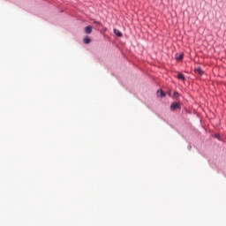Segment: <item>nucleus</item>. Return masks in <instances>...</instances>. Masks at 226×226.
Here are the masks:
<instances>
[{
  "instance_id": "nucleus-6",
  "label": "nucleus",
  "mask_w": 226,
  "mask_h": 226,
  "mask_svg": "<svg viewBox=\"0 0 226 226\" xmlns=\"http://www.w3.org/2000/svg\"><path fill=\"white\" fill-rule=\"evenodd\" d=\"M114 33L115 34H117L119 38H121V36H123V34L117 30V29H114Z\"/></svg>"
},
{
  "instance_id": "nucleus-3",
  "label": "nucleus",
  "mask_w": 226,
  "mask_h": 226,
  "mask_svg": "<svg viewBox=\"0 0 226 226\" xmlns=\"http://www.w3.org/2000/svg\"><path fill=\"white\" fill-rule=\"evenodd\" d=\"M86 34H91L93 33V26H87L85 27Z\"/></svg>"
},
{
  "instance_id": "nucleus-8",
  "label": "nucleus",
  "mask_w": 226,
  "mask_h": 226,
  "mask_svg": "<svg viewBox=\"0 0 226 226\" xmlns=\"http://www.w3.org/2000/svg\"><path fill=\"white\" fill-rule=\"evenodd\" d=\"M185 57L184 54H180L178 56H177V61H183V58Z\"/></svg>"
},
{
  "instance_id": "nucleus-7",
  "label": "nucleus",
  "mask_w": 226,
  "mask_h": 226,
  "mask_svg": "<svg viewBox=\"0 0 226 226\" xmlns=\"http://www.w3.org/2000/svg\"><path fill=\"white\" fill-rule=\"evenodd\" d=\"M84 43H86L87 45H88V43H91V39H89V37H85L83 40Z\"/></svg>"
},
{
  "instance_id": "nucleus-10",
  "label": "nucleus",
  "mask_w": 226,
  "mask_h": 226,
  "mask_svg": "<svg viewBox=\"0 0 226 226\" xmlns=\"http://www.w3.org/2000/svg\"><path fill=\"white\" fill-rule=\"evenodd\" d=\"M178 94H179V93H177V92H175V93H174V95H175V96H177Z\"/></svg>"
},
{
  "instance_id": "nucleus-1",
  "label": "nucleus",
  "mask_w": 226,
  "mask_h": 226,
  "mask_svg": "<svg viewBox=\"0 0 226 226\" xmlns=\"http://www.w3.org/2000/svg\"><path fill=\"white\" fill-rule=\"evenodd\" d=\"M181 110V103L179 102H173L170 106V110L174 112V110Z\"/></svg>"
},
{
  "instance_id": "nucleus-4",
  "label": "nucleus",
  "mask_w": 226,
  "mask_h": 226,
  "mask_svg": "<svg viewBox=\"0 0 226 226\" xmlns=\"http://www.w3.org/2000/svg\"><path fill=\"white\" fill-rule=\"evenodd\" d=\"M157 95L161 96V98H165V96H167V94H165V92H163V90H158Z\"/></svg>"
},
{
  "instance_id": "nucleus-2",
  "label": "nucleus",
  "mask_w": 226,
  "mask_h": 226,
  "mask_svg": "<svg viewBox=\"0 0 226 226\" xmlns=\"http://www.w3.org/2000/svg\"><path fill=\"white\" fill-rule=\"evenodd\" d=\"M194 72L196 73V75H200V77L204 75V71H202L200 67L194 69Z\"/></svg>"
},
{
  "instance_id": "nucleus-9",
  "label": "nucleus",
  "mask_w": 226,
  "mask_h": 226,
  "mask_svg": "<svg viewBox=\"0 0 226 226\" xmlns=\"http://www.w3.org/2000/svg\"><path fill=\"white\" fill-rule=\"evenodd\" d=\"M94 24H96V26H102V23H100L99 21H94Z\"/></svg>"
},
{
  "instance_id": "nucleus-5",
  "label": "nucleus",
  "mask_w": 226,
  "mask_h": 226,
  "mask_svg": "<svg viewBox=\"0 0 226 226\" xmlns=\"http://www.w3.org/2000/svg\"><path fill=\"white\" fill-rule=\"evenodd\" d=\"M177 79L179 80H183V81L186 80V79L185 78V75L183 73H181V72L177 73Z\"/></svg>"
}]
</instances>
